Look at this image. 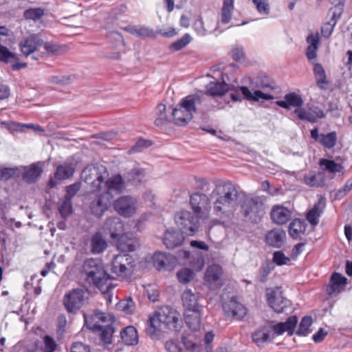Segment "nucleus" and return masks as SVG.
I'll list each match as a JSON object with an SVG mask.
<instances>
[{"mask_svg":"<svg viewBox=\"0 0 352 352\" xmlns=\"http://www.w3.org/2000/svg\"><path fill=\"white\" fill-rule=\"evenodd\" d=\"M108 176V171L103 166H88L82 172V177L87 184H90L94 190L102 191L109 195L113 200L115 195L124 190L126 182L119 174L109 178Z\"/></svg>","mask_w":352,"mask_h":352,"instance_id":"obj_1","label":"nucleus"},{"mask_svg":"<svg viewBox=\"0 0 352 352\" xmlns=\"http://www.w3.org/2000/svg\"><path fill=\"white\" fill-rule=\"evenodd\" d=\"M238 196V190L232 182H217L210 193L213 214L222 221L231 219L237 208Z\"/></svg>","mask_w":352,"mask_h":352,"instance_id":"obj_2","label":"nucleus"},{"mask_svg":"<svg viewBox=\"0 0 352 352\" xmlns=\"http://www.w3.org/2000/svg\"><path fill=\"white\" fill-rule=\"evenodd\" d=\"M182 327L180 314L171 307L164 306L149 318L146 331L152 338H157L164 329L179 331Z\"/></svg>","mask_w":352,"mask_h":352,"instance_id":"obj_3","label":"nucleus"},{"mask_svg":"<svg viewBox=\"0 0 352 352\" xmlns=\"http://www.w3.org/2000/svg\"><path fill=\"white\" fill-rule=\"evenodd\" d=\"M206 102L204 94L190 95L183 98L172 110V121L178 126L186 125L200 105Z\"/></svg>","mask_w":352,"mask_h":352,"instance_id":"obj_4","label":"nucleus"},{"mask_svg":"<svg viewBox=\"0 0 352 352\" xmlns=\"http://www.w3.org/2000/svg\"><path fill=\"white\" fill-rule=\"evenodd\" d=\"M82 267L87 282L93 284L103 292H108L111 287V276L106 272L98 260L87 258L84 261Z\"/></svg>","mask_w":352,"mask_h":352,"instance_id":"obj_5","label":"nucleus"},{"mask_svg":"<svg viewBox=\"0 0 352 352\" xmlns=\"http://www.w3.org/2000/svg\"><path fill=\"white\" fill-rule=\"evenodd\" d=\"M135 267L133 258L128 254L116 255L111 263V274L121 279L130 276Z\"/></svg>","mask_w":352,"mask_h":352,"instance_id":"obj_6","label":"nucleus"},{"mask_svg":"<svg viewBox=\"0 0 352 352\" xmlns=\"http://www.w3.org/2000/svg\"><path fill=\"white\" fill-rule=\"evenodd\" d=\"M8 29L4 26H0V61L12 64L11 67L12 70L17 71L21 68H25L27 64L25 63H20L19 55L12 52L4 46L6 44V37L8 34Z\"/></svg>","mask_w":352,"mask_h":352,"instance_id":"obj_7","label":"nucleus"},{"mask_svg":"<svg viewBox=\"0 0 352 352\" xmlns=\"http://www.w3.org/2000/svg\"><path fill=\"white\" fill-rule=\"evenodd\" d=\"M241 94L243 96L244 99L250 102H258L261 100L269 101L274 98L273 95L261 91V90H255L252 92L248 87L245 86L238 87L236 89L231 92L229 96L232 101L241 102L242 96Z\"/></svg>","mask_w":352,"mask_h":352,"instance_id":"obj_8","label":"nucleus"},{"mask_svg":"<svg viewBox=\"0 0 352 352\" xmlns=\"http://www.w3.org/2000/svg\"><path fill=\"white\" fill-rule=\"evenodd\" d=\"M189 203L197 218L206 219L209 217L212 207L207 195L195 192L190 195Z\"/></svg>","mask_w":352,"mask_h":352,"instance_id":"obj_9","label":"nucleus"},{"mask_svg":"<svg viewBox=\"0 0 352 352\" xmlns=\"http://www.w3.org/2000/svg\"><path fill=\"white\" fill-rule=\"evenodd\" d=\"M263 204L257 197H246L241 204V212L251 221L257 223L263 215Z\"/></svg>","mask_w":352,"mask_h":352,"instance_id":"obj_10","label":"nucleus"},{"mask_svg":"<svg viewBox=\"0 0 352 352\" xmlns=\"http://www.w3.org/2000/svg\"><path fill=\"white\" fill-rule=\"evenodd\" d=\"M198 218L188 210H180L175 214V221L182 230V234L191 236L199 228Z\"/></svg>","mask_w":352,"mask_h":352,"instance_id":"obj_11","label":"nucleus"},{"mask_svg":"<svg viewBox=\"0 0 352 352\" xmlns=\"http://www.w3.org/2000/svg\"><path fill=\"white\" fill-rule=\"evenodd\" d=\"M113 208L120 216L129 218L135 214L138 201L132 196L122 195L114 201Z\"/></svg>","mask_w":352,"mask_h":352,"instance_id":"obj_12","label":"nucleus"},{"mask_svg":"<svg viewBox=\"0 0 352 352\" xmlns=\"http://www.w3.org/2000/svg\"><path fill=\"white\" fill-rule=\"evenodd\" d=\"M85 291L82 289H74L66 293L63 297V305L69 313L77 312L83 305Z\"/></svg>","mask_w":352,"mask_h":352,"instance_id":"obj_13","label":"nucleus"},{"mask_svg":"<svg viewBox=\"0 0 352 352\" xmlns=\"http://www.w3.org/2000/svg\"><path fill=\"white\" fill-rule=\"evenodd\" d=\"M223 270L219 265L208 267L204 277V283L210 289L215 290L223 285L221 278Z\"/></svg>","mask_w":352,"mask_h":352,"instance_id":"obj_14","label":"nucleus"},{"mask_svg":"<svg viewBox=\"0 0 352 352\" xmlns=\"http://www.w3.org/2000/svg\"><path fill=\"white\" fill-rule=\"evenodd\" d=\"M267 301L270 306L277 313H283L290 305V301L282 296L279 288L267 292Z\"/></svg>","mask_w":352,"mask_h":352,"instance_id":"obj_15","label":"nucleus"},{"mask_svg":"<svg viewBox=\"0 0 352 352\" xmlns=\"http://www.w3.org/2000/svg\"><path fill=\"white\" fill-rule=\"evenodd\" d=\"M98 192L97 199L91 203L90 210L96 217H100L109 209L113 200L111 197L104 195L102 191Z\"/></svg>","mask_w":352,"mask_h":352,"instance_id":"obj_16","label":"nucleus"},{"mask_svg":"<svg viewBox=\"0 0 352 352\" xmlns=\"http://www.w3.org/2000/svg\"><path fill=\"white\" fill-rule=\"evenodd\" d=\"M298 318L296 316L289 317L285 322H278L271 327L275 336H280L287 332L289 336L294 333V329L296 327Z\"/></svg>","mask_w":352,"mask_h":352,"instance_id":"obj_17","label":"nucleus"},{"mask_svg":"<svg viewBox=\"0 0 352 352\" xmlns=\"http://www.w3.org/2000/svg\"><path fill=\"white\" fill-rule=\"evenodd\" d=\"M223 311L228 316H232L236 319H242L247 314L246 308L235 299L223 304Z\"/></svg>","mask_w":352,"mask_h":352,"instance_id":"obj_18","label":"nucleus"},{"mask_svg":"<svg viewBox=\"0 0 352 352\" xmlns=\"http://www.w3.org/2000/svg\"><path fill=\"white\" fill-rule=\"evenodd\" d=\"M117 248L123 254L135 251L140 245L138 240L132 234H120Z\"/></svg>","mask_w":352,"mask_h":352,"instance_id":"obj_19","label":"nucleus"},{"mask_svg":"<svg viewBox=\"0 0 352 352\" xmlns=\"http://www.w3.org/2000/svg\"><path fill=\"white\" fill-rule=\"evenodd\" d=\"M185 311H203V306L199 303L198 296L190 289H186L182 296Z\"/></svg>","mask_w":352,"mask_h":352,"instance_id":"obj_20","label":"nucleus"},{"mask_svg":"<svg viewBox=\"0 0 352 352\" xmlns=\"http://www.w3.org/2000/svg\"><path fill=\"white\" fill-rule=\"evenodd\" d=\"M318 164L324 173H328L332 178L337 174H343L344 170V166L331 159L321 158Z\"/></svg>","mask_w":352,"mask_h":352,"instance_id":"obj_21","label":"nucleus"},{"mask_svg":"<svg viewBox=\"0 0 352 352\" xmlns=\"http://www.w3.org/2000/svg\"><path fill=\"white\" fill-rule=\"evenodd\" d=\"M103 228L109 232L112 239H115L120 236L124 230V224L118 217H112L106 219Z\"/></svg>","mask_w":352,"mask_h":352,"instance_id":"obj_22","label":"nucleus"},{"mask_svg":"<svg viewBox=\"0 0 352 352\" xmlns=\"http://www.w3.org/2000/svg\"><path fill=\"white\" fill-rule=\"evenodd\" d=\"M184 237L181 231L173 228L167 229L164 232L163 243L167 248L173 249L182 245Z\"/></svg>","mask_w":352,"mask_h":352,"instance_id":"obj_23","label":"nucleus"},{"mask_svg":"<svg viewBox=\"0 0 352 352\" xmlns=\"http://www.w3.org/2000/svg\"><path fill=\"white\" fill-rule=\"evenodd\" d=\"M41 44L42 41L36 35L32 34L21 41L20 47L23 55L28 56L36 51Z\"/></svg>","mask_w":352,"mask_h":352,"instance_id":"obj_24","label":"nucleus"},{"mask_svg":"<svg viewBox=\"0 0 352 352\" xmlns=\"http://www.w3.org/2000/svg\"><path fill=\"white\" fill-rule=\"evenodd\" d=\"M270 214L273 222L283 225L290 220L292 211L283 206L276 205L273 206Z\"/></svg>","mask_w":352,"mask_h":352,"instance_id":"obj_25","label":"nucleus"},{"mask_svg":"<svg viewBox=\"0 0 352 352\" xmlns=\"http://www.w3.org/2000/svg\"><path fill=\"white\" fill-rule=\"evenodd\" d=\"M346 278L338 273H333L330 279V283L327 289L330 296L337 295L344 290L346 285Z\"/></svg>","mask_w":352,"mask_h":352,"instance_id":"obj_26","label":"nucleus"},{"mask_svg":"<svg viewBox=\"0 0 352 352\" xmlns=\"http://www.w3.org/2000/svg\"><path fill=\"white\" fill-rule=\"evenodd\" d=\"M307 47L306 49V56L309 61L317 58L318 50L320 45V36L318 32H311L306 38Z\"/></svg>","mask_w":352,"mask_h":352,"instance_id":"obj_27","label":"nucleus"},{"mask_svg":"<svg viewBox=\"0 0 352 352\" xmlns=\"http://www.w3.org/2000/svg\"><path fill=\"white\" fill-rule=\"evenodd\" d=\"M124 178L128 183L138 186L146 181V172L140 166H135L124 174Z\"/></svg>","mask_w":352,"mask_h":352,"instance_id":"obj_28","label":"nucleus"},{"mask_svg":"<svg viewBox=\"0 0 352 352\" xmlns=\"http://www.w3.org/2000/svg\"><path fill=\"white\" fill-rule=\"evenodd\" d=\"M108 247L106 239L100 232L94 233L90 238V251L94 254L102 253Z\"/></svg>","mask_w":352,"mask_h":352,"instance_id":"obj_29","label":"nucleus"},{"mask_svg":"<svg viewBox=\"0 0 352 352\" xmlns=\"http://www.w3.org/2000/svg\"><path fill=\"white\" fill-rule=\"evenodd\" d=\"M286 239V233L281 229H274L269 231L265 236L266 243L272 247L280 248Z\"/></svg>","mask_w":352,"mask_h":352,"instance_id":"obj_30","label":"nucleus"},{"mask_svg":"<svg viewBox=\"0 0 352 352\" xmlns=\"http://www.w3.org/2000/svg\"><path fill=\"white\" fill-rule=\"evenodd\" d=\"M272 331L271 327H263L252 334V341L257 346H261L267 342L272 341L275 336L274 333L272 334Z\"/></svg>","mask_w":352,"mask_h":352,"instance_id":"obj_31","label":"nucleus"},{"mask_svg":"<svg viewBox=\"0 0 352 352\" xmlns=\"http://www.w3.org/2000/svg\"><path fill=\"white\" fill-rule=\"evenodd\" d=\"M326 206L325 199L320 197L318 202L307 212V220L312 225L316 226L319 222V217L323 212V210Z\"/></svg>","mask_w":352,"mask_h":352,"instance_id":"obj_32","label":"nucleus"},{"mask_svg":"<svg viewBox=\"0 0 352 352\" xmlns=\"http://www.w3.org/2000/svg\"><path fill=\"white\" fill-rule=\"evenodd\" d=\"M284 100H278L276 104L284 109H289L291 107H300L303 104L301 96L294 92L289 93L284 97Z\"/></svg>","mask_w":352,"mask_h":352,"instance_id":"obj_33","label":"nucleus"},{"mask_svg":"<svg viewBox=\"0 0 352 352\" xmlns=\"http://www.w3.org/2000/svg\"><path fill=\"white\" fill-rule=\"evenodd\" d=\"M294 113L302 120H306L309 122H316L318 118L323 116L322 111H314L311 109L297 108L294 110Z\"/></svg>","mask_w":352,"mask_h":352,"instance_id":"obj_34","label":"nucleus"},{"mask_svg":"<svg viewBox=\"0 0 352 352\" xmlns=\"http://www.w3.org/2000/svg\"><path fill=\"white\" fill-rule=\"evenodd\" d=\"M42 173V167L38 164H32L24 168L23 179L28 183H33L40 177Z\"/></svg>","mask_w":352,"mask_h":352,"instance_id":"obj_35","label":"nucleus"},{"mask_svg":"<svg viewBox=\"0 0 352 352\" xmlns=\"http://www.w3.org/2000/svg\"><path fill=\"white\" fill-rule=\"evenodd\" d=\"M202 311H185L186 323L192 331H196L200 329Z\"/></svg>","mask_w":352,"mask_h":352,"instance_id":"obj_36","label":"nucleus"},{"mask_svg":"<svg viewBox=\"0 0 352 352\" xmlns=\"http://www.w3.org/2000/svg\"><path fill=\"white\" fill-rule=\"evenodd\" d=\"M231 88L226 82H210L206 86V94L211 96L223 95Z\"/></svg>","mask_w":352,"mask_h":352,"instance_id":"obj_37","label":"nucleus"},{"mask_svg":"<svg viewBox=\"0 0 352 352\" xmlns=\"http://www.w3.org/2000/svg\"><path fill=\"white\" fill-rule=\"evenodd\" d=\"M121 339L126 345H135L138 342V336L135 328L128 326L120 332Z\"/></svg>","mask_w":352,"mask_h":352,"instance_id":"obj_38","label":"nucleus"},{"mask_svg":"<svg viewBox=\"0 0 352 352\" xmlns=\"http://www.w3.org/2000/svg\"><path fill=\"white\" fill-rule=\"evenodd\" d=\"M304 182L310 187H320L324 184V177L320 172H310L304 176Z\"/></svg>","mask_w":352,"mask_h":352,"instance_id":"obj_39","label":"nucleus"},{"mask_svg":"<svg viewBox=\"0 0 352 352\" xmlns=\"http://www.w3.org/2000/svg\"><path fill=\"white\" fill-rule=\"evenodd\" d=\"M249 88L253 92L255 90H272L274 86L267 77L256 78L251 80Z\"/></svg>","mask_w":352,"mask_h":352,"instance_id":"obj_40","label":"nucleus"},{"mask_svg":"<svg viewBox=\"0 0 352 352\" xmlns=\"http://www.w3.org/2000/svg\"><path fill=\"white\" fill-rule=\"evenodd\" d=\"M305 230V223L299 219H294L289 227V234L293 239H298Z\"/></svg>","mask_w":352,"mask_h":352,"instance_id":"obj_41","label":"nucleus"},{"mask_svg":"<svg viewBox=\"0 0 352 352\" xmlns=\"http://www.w3.org/2000/svg\"><path fill=\"white\" fill-rule=\"evenodd\" d=\"M234 0H223L221 12V21L223 24L228 23L232 16Z\"/></svg>","mask_w":352,"mask_h":352,"instance_id":"obj_42","label":"nucleus"},{"mask_svg":"<svg viewBox=\"0 0 352 352\" xmlns=\"http://www.w3.org/2000/svg\"><path fill=\"white\" fill-rule=\"evenodd\" d=\"M89 328L101 331L100 338L104 343L111 344L112 342V337L114 329L110 325L102 327L100 324H95L93 326H90Z\"/></svg>","mask_w":352,"mask_h":352,"instance_id":"obj_43","label":"nucleus"},{"mask_svg":"<svg viewBox=\"0 0 352 352\" xmlns=\"http://www.w3.org/2000/svg\"><path fill=\"white\" fill-rule=\"evenodd\" d=\"M74 168L71 164L60 165L54 173V178L57 180H65L72 177Z\"/></svg>","mask_w":352,"mask_h":352,"instance_id":"obj_44","label":"nucleus"},{"mask_svg":"<svg viewBox=\"0 0 352 352\" xmlns=\"http://www.w3.org/2000/svg\"><path fill=\"white\" fill-rule=\"evenodd\" d=\"M314 72L317 85L322 88L323 85L327 83V76L322 65L316 63L314 66Z\"/></svg>","mask_w":352,"mask_h":352,"instance_id":"obj_45","label":"nucleus"},{"mask_svg":"<svg viewBox=\"0 0 352 352\" xmlns=\"http://www.w3.org/2000/svg\"><path fill=\"white\" fill-rule=\"evenodd\" d=\"M337 135L336 132H330L328 133H322L320 143L326 148H332L336 144Z\"/></svg>","mask_w":352,"mask_h":352,"instance_id":"obj_46","label":"nucleus"},{"mask_svg":"<svg viewBox=\"0 0 352 352\" xmlns=\"http://www.w3.org/2000/svg\"><path fill=\"white\" fill-rule=\"evenodd\" d=\"M168 261V257L162 252H155L153 256V265L157 270L165 269Z\"/></svg>","mask_w":352,"mask_h":352,"instance_id":"obj_47","label":"nucleus"},{"mask_svg":"<svg viewBox=\"0 0 352 352\" xmlns=\"http://www.w3.org/2000/svg\"><path fill=\"white\" fill-rule=\"evenodd\" d=\"M312 323V318L310 316H304L298 326L296 334L299 336H306L310 333L309 327Z\"/></svg>","mask_w":352,"mask_h":352,"instance_id":"obj_48","label":"nucleus"},{"mask_svg":"<svg viewBox=\"0 0 352 352\" xmlns=\"http://www.w3.org/2000/svg\"><path fill=\"white\" fill-rule=\"evenodd\" d=\"M195 276L194 270L184 267L177 272V277L181 283L185 284L190 282Z\"/></svg>","mask_w":352,"mask_h":352,"instance_id":"obj_49","label":"nucleus"},{"mask_svg":"<svg viewBox=\"0 0 352 352\" xmlns=\"http://www.w3.org/2000/svg\"><path fill=\"white\" fill-rule=\"evenodd\" d=\"M157 118L155 123L157 126H162L169 121L166 113V106L164 104H159L156 108Z\"/></svg>","mask_w":352,"mask_h":352,"instance_id":"obj_50","label":"nucleus"},{"mask_svg":"<svg viewBox=\"0 0 352 352\" xmlns=\"http://www.w3.org/2000/svg\"><path fill=\"white\" fill-rule=\"evenodd\" d=\"M44 14V10L41 8H30L24 12L23 16L26 19L36 21L40 19Z\"/></svg>","mask_w":352,"mask_h":352,"instance_id":"obj_51","label":"nucleus"},{"mask_svg":"<svg viewBox=\"0 0 352 352\" xmlns=\"http://www.w3.org/2000/svg\"><path fill=\"white\" fill-rule=\"evenodd\" d=\"M192 38L189 34H185L182 38L173 42L170 49L174 51H179L185 47L191 41Z\"/></svg>","mask_w":352,"mask_h":352,"instance_id":"obj_52","label":"nucleus"},{"mask_svg":"<svg viewBox=\"0 0 352 352\" xmlns=\"http://www.w3.org/2000/svg\"><path fill=\"white\" fill-rule=\"evenodd\" d=\"M117 308L126 314H132L134 311L135 304L131 298L120 300L117 304Z\"/></svg>","mask_w":352,"mask_h":352,"instance_id":"obj_53","label":"nucleus"},{"mask_svg":"<svg viewBox=\"0 0 352 352\" xmlns=\"http://www.w3.org/2000/svg\"><path fill=\"white\" fill-rule=\"evenodd\" d=\"M58 210L63 217L65 218L68 217L72 212V201L65 198V199L62 201Z\"/></svg>","mask_w":352,"mask_h":352,"instance_id":"obj_54","label":"nucleus"},{"mask_svg":"<svg viewBox=\"0 0 352 352\" xmlns=\"http://www.w3.org/2000/svg\"><path fill=\"white\" fill-rule=\"evenodd\" d=\"M273 262L277 265H287L290 261V258L285 256L282 251H276L273 254Z\"/></svg>","mask_w":352,"mask_h":352,"instance_id":"obj_55","label":"nucleus"},{"mask_svg":"<svg viewBox=\"0 0 352 352\" xmlns=\"http://www.w3.org/2000/svg\"><path fill=\"white\" fill-rule=\"evenodd\" d=\"M335 15H333L331 19V22L325 23L321 27V34L325 38H329L333 30V28L336 23V20L334 19Z\"/></svg>","mask_w":352,"mask_h":352,"instance_id":"obj_56","label":"nucleus"},{"mask_svg":"<svg viewBox=\"0 0 352 352\" xmlns=\"http://www.w3.org/2000/svg\"><path fill=\"white\" fill-rule=\"evenodd\" d=\"M43 351L54 352L57 348L55 340L50 336H45L43 338Z\"/></svg>","mask_w":352,"mask_h":352,"instance_id":"obj_57","label":"nucleus"},{"mask_svg":"<svg viewBox=\"0 0 352 352\" xmlns=\"http://www.w3.org/2000/svg\"><path fill=\"white\" fill-rule=\"evenodd\" d=\"M256 6L257 11L261 14H268L270 12V8L267 3V0H252Z\"/></svg>","mask_w":352,"mask_h":352,"instance_id":"obj_58","label":"nucleus"},{"mask_svg":"<svg viewBox=\"0 0 352 352\" xmlns=\"http://www.w3.org/2000/svg\"><path fill=\"white\" fill-rule=\"evenodd\" d=\"M138 36L142 38H154L156 34L153 29L145 26H138Z\"/></svg>","mask_w":352,"mask_h":352,"instance_id":"obj_59","label":"nucleus"},{"mask_svg":"<svg viewBox=\"0 0 352 352\" xmlns=\"http://www.w3.org/2000/svg\"><path fill=\"white\" fill-rule=\"evenodd\" d=\"M150 146L151 143L149 141L146 140H140L136 142L135 145L129 151V153L131 154L135 152H140L144 148H148Z\"/></svg>","mask_w":352,"mask_h":352,"instance_id":"obj_60","label":"nucleus"},{"mask_svg":"<svg viewBox=\"0 0 352 352\" xmlns=\"http://www.w3.org/2000/svg\"><path fill=\"white\" fill-rule=\"evenodd\" d=\"M80 188V183H75L66 187V195L65 198L69 200L78 192Z\"/></svg>","mask_w":352,"mask_h":352,"instance_id":"obj_61","label":"nucleus"},{"mask_svg":"<svg viewBox=\"0 0 352 352\" xmlns=\"http://www.w3.org/2000/svg\"><path fill=\"white\" fill-rule=\"evenodd\" d=\"M232 57L236 61H241L245 59L244 50L241 46H236L232 49Z\"/></svg>","mask_w":352,"mask_h":352,"instance_id":"obj_62","label":"nucleus"},{"mask_svg":"<svg viewBox=\"0 0 352 352\" xmlns=\"http://www.w3.org/2000/svg\"><path fill=\"white\" fill-rule=\"evenodd\" d=\"M165 348L168 352H181L182 348L177 341L169 340L165 343Z\"/></svg>","mask_w":352,"mask_h":352,"instance_id":"obj_63","label":"nucleus"},{"mask_svg":"<svg viewBox=\"0 0 352 352\" xmlns=\"http://www.w3.org/2000/svg\"><path fill=\"white\" fill-rule=\"evenodd\" d=\"M71 352H90V349L82 342H76L72 346Z\"/></svg>","mask_w":352,"mask_h":352,"instance_id":"obj_64","label":"nucleus"}]
</instances>
